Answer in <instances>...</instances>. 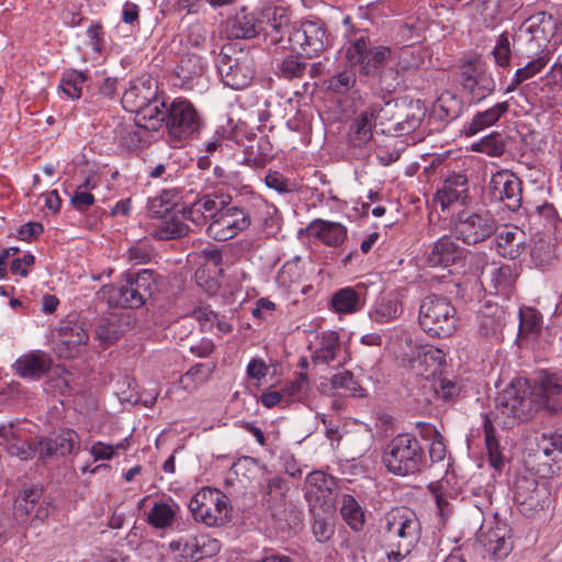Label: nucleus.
Wrapping results in <instances>:
<instances>
[{
  "label": "nucleus",
  "instance_id": "obj_1",
  "mask_svg": "<svg viewBox=\"0 0 562 562\" xmlns=\"http://www.w3.org/2000/svg\"><path fill=\"white\" fill-rule=\"evenodd\" d=\"M265 32L269 38V46H273L274 52L279 44L284 42L285 34H289L286 42L300 47L308 58L318 56L330 45L327 27L318 18L307 19L289 32V19L281 15L280 21L273 19Z\"/></svg>",
  "mask_w": 562,
  "mask_h": 562
},
{
  "label": "nucleus",
  "instance_id": "obj_2",
  "mask_svg": "<svg viewBox=\"0 0 562 562\" xmlns=\"http://www.w3.org/2000/svg\"><path fill=\"white\" fill-rule=\"evenodd\" d=\"M383 538L390 551L389 562H400L417 546L422 526L416 514L407 507H396L387 512L383 520Z\"/></svg>",
  "mask_w": 562,
  "mask_h": 562
},
{
  "label": "nucleus",
  "instance_id": "obj_3",
  "mask_svg": "<svg viewBox=\"0 0 562 562\" xmlns=\"http://www.w3.org/2000/svg\"><path fill=\"white\" fill-rule=\"evenodd\" d=\"M155 288L154 272L144 269L136 273H124L121 281L103 285L98 295L110 307L139 308L151 297Z\"/></svg>",
  "mask_w": 562,
  "mask_h": 562
},
{
  "label": "nucleus",
  "instance_id": "obj_4",
  "mask_svg": "<svg viewBox=\"0 0 562 562\" xmlns=\"http://www.w3.org/2000/svg\"><path fill=\"white\" fill-rule=\"evenodd\" d=\"M551 23L552 16L550 14L539 12L525 20L520 25L519 38L535 42L540 52L537 53V57L516 70L505 93L515 91L524 81L540 74L550 61V52L547 49V44L549 43L548 29Z\"/></svg>",
  "mask_w": 562,
  "mask_h": 562
},
{
  "label": "nucleus",
  "instance_id": "obj_5",
  "mask_svg": "<svg viewBox=\"0 0 562 562\" xmlns=\"http://www.w3.org/2000/svg\"><path fill=\"white\" fill-rule=\"evenodd\" d=\"M382 462L390 473L408 476L419 474L427 465V458L416 437L400 434L386 445Z\"/></svg>",
  "mask_w": 562,
  "mask_h": 562
},
{
  "label": "nucleus",
  "instance_id": "obj_6",
  "mask_svg": "<svg viewBox=\"0 0 562 562\" xmlns=\"http://www.w3.org/2000/svg\"><path fill=\"white\" fill-rule=\"evenodd\" d=\"M345 56L351 67L358 68L360 75L379 76L381 83L386 85L389 71L382 69L392 59V50L389 46H373L368 36L360 35L349 42Z\"/></svg>",
  "mask_w": 562,
  "mask_h": 562
},
{
  "label": "nucleus",
  "instance_id": "obj_7",
  "mask_svg": "<svg viewBox=\"0 0 562 562\" xmlns=\"http://www.w3.org/2000/svg\"><path fill=\"white\" fill-rule=\"evenodd\" d=\"M458 321L457 310L446 296L430 294L423 299L418 323L430 337H450L457 329Z\"/></svg>",
  "mask_w": 562,
  "mask_h": 562
},
{
  "label": "nucleus",
  "instance_id": "obj_8",
  "mask_svg": "<svg viewBox=\"0 0 562 562\" xmlns=\"http://www.w3.org/2000/svg\"><path fill=\"white\" fill-rule=\"evenodd\" d=\"M216 68L223 83L235 90L248 87L255 75L250 52L244 49L238 43H229L221 48Z\"/></svg>",
  "mask_w": 562,
  "mask_h": 562
},
{
  "label": "nucleus",
  "instance_id": "obj_9",
  "mask_svg": "<svg viewBox=\"0 0 562 562\" xmlns=\"http://www.w3.org/2000/svg\"><path fill=\"white\" fill-rule=\"evenodd\" d=\"M540 408V403L533 398L529 387L525 383L517 381L505 389L496 398V409L498 415L509 420H504L508 426L515 422H527L533 417Z\"/></svg>",
  "mask_w": 562,
  "mask_h": 562
},
{
  "label": "nucleus",
  "instance_id": "obj_10",
  "mask_svg": "<svg viewBox=\"0 0 562 562\" xmlns=\"http://www.w3.org/2000/svg\"><path fill=\"white\" fill-rule=\"evenodd\" d=\"M451 223L457 239L467 245L482 243L497 232V221L487 210L461 209L452 215Z\"/></svg>",
  "mask_w": 562,
  "mask_h": 562
},
{
  "label": "nucleus",
  "instance_id": "obj_11",
  "mask_svg": "<svg viewBox=\"0 0 562 562\" xmlns=\"http://www.w3.org/2000/svg\"><path fill=\"white\" fill-rule=\"evenodd\" d=\"M202 119L194 105L187 99L177 98L168 106L166 124L168 142L180 147L201 128Z\"/></svg>",
  "mask_w": 562,
  "mask_h": 562
},
{
  "label": "nucleus",
  "instance_id": "obj_12",
  "mask_svg": "<svg viewBox=\"0 0 562 562\" xmlns=\"http://www.w3.org/2000/svg\"><path fill=\"white\" fill-rule=\"evenodd\" d=\"M459 69L460 85L470 95L471 102L479 103L495 91L496 82L480 55L463 58Z\"/></svg>",
  "mask_w": 562,
  "mask_h": 562
},
{
  "label": "nucleus",
  "instance_id": "obj_13",
  "mask_svg": "<svg viewBox=\"0 0 562 562\" xmlns=\"http://www.w3.org/2000/svg\"><path fill=\"white\" fill-rule=\"evenodd\" d=\"M189 508L196 521L207 526H222L229 520L228 497L216 488L204 487L193 495Z\"/></svg>",
  "mask_w": 562,
  "mask_h": 562
},
{
  "label": "nucleus",
  "instance_id": "obj_14",
  "mask_svg": "<svg viewBox=\"0 0 562 562\" xmlns=\"http://www.w3.org/2000/svg\"><path fill=\"white\" fill-rule=\"evenodd\" d=\"M250 223L249 213L244 209L221 204L214 220L206 227V234L214 240L226 241L246 231Z\"/></svg>",
  "mask_w": 562,
  "mask_h": 562
},
{
  "label": "nucleus",
  "instance_id": "obj_15",
  "mask_svg": "<svg viewBox=\"0 0 562 562\" xmlns=\"http://www.w3.org/2000/svg\"><path fill=\"white\" fill-rule=\"evenodd\" d=\"M491 202L503 203L509 211L516 212L521 206V180L508 170L494 173L487 186Z\"/></svg>",
  "mask_w": 562,
  "mask_h": 562
},
{
  "label": "nucleus",
  "instance_id": "obj_16",
  "mask_svg": "<svg viewBox=\"0 0 562 562\" xmlns=\"http://www.w3.org/2000/svg\"><path fill=\"white\" fill-rule=\"evenodd\" d=\"M336 481L323 471L311 472L305 480V499L312 512L321 509L330 514L335 507L334 490Z\"/></svg>",
  "mask_w": 562,
  "mask_h": 562
},
{
  "label": "nucleus",
  "instance_id": "obj_17",
  "mask_svg": "<svg viewBox=\"0 0 562 562\" xmlns=\"http://www.w3.org/2000/svg\"><path fill=\"white\" fill-rule=\"evenodd\" d=\"M550 492L546 484H539L532 476L518 477L514 485V498L525 514L543 509Z\"/></svg>",
  "mask_w": 562,
  "mask_h": 562
},
{
  "label": "nucleus",
  "instance_id": "obj_18",
  "mask_svg": "<svg viewBox=\"0 0 562 562\" xmlns=\"http://www.w3.org/2000/svg\"><path fill=\"white\" fill-rule=\"evenodd\" d=\"M43 490L33 486L23 490L14 502L13 516L19 522H24L29 518L31 521H44L50 515V504L42 501Z\"/></svg>",
  "mask_w": 562,
  "mask_h": 562
},
{
  "label": "nucleus",
  "instance_id": "obj_19",
  "mask_svg": "<svg viewBox=\"0 0 562 562\" xmlns=\"http://www.w3.org/2000/svg\"><path fill=\"white\" fill-rule=\"evenodd\" d=\"M465 256V249L461 247L457 237L443 235L430 244L425 251V259L429 267L447 268L460 263Z\"/></svg>",
  "mask_w": 562,
  "mask_h": 562
},
{
  "label": "nucleus",
  "instance_id": "obj_20",
  "mask_svg": "<svg viewBox=\"0 0 562 562\" xmlns=\"http://www.w3.org/2000/svg\"><path fill=\"white\" fill-rule=\"evenodd\" d=\"M436 199L439 201L442 211L452 206L468 209L472 203V198L469 194L468 177L456 172L447 176L442 187L436 193Z\"/></svg>",
  "mask_w": 562,
  "mask_h": 562
},
{
  "label": "nucleus",
  "instance_id": "obj_21",
  "mask_svg": "<svg viewBox=\"0 0 562 562\" xmlns=\"http://www.w3.org/2000/svg\"><path fill=\"white\" fill-rule=\"evenodd\" d=\"M157 97V81L149 76H142L130 82L121 101L125 110L136 113Z\"/></svg>",
  "mask_w": 562,
  "mask_h": 562
},
{
  "label": "nucleus",
  "instance_id": "obj_22",
  "mask_svg": "<svg viewBox=\"0 0 562 562\" xmlns=\"http://www.w3.org/2000/svg\"><path fill=\"white\" fill-rule=\"evenodd\" d=\"M80 447L79 435L72 429H64L54 438H43L36 443V453L43 461L54 457H65Z\"/></svg>",
  "mask_w": 562,
  "mask_h": 562
},
{
  "label": "nucleus",
  "instance_id": "obj_23",
  "mask_svg": "<svg viewBox=\"0 0 562 562\" xmlns=\"http://www.w3.org/2000/svg\"><path fill=\"white\" fill-rule=\"evenodd\" d=\"M315 364H326L331 368L341 367L348 361V355L344 348L337 331H324L319 346L312 356Z\"/></svg>",
  "mask_w": 562,
  "mask_h": 562
},
{
  "label": "nucleus",
  "instance_id": "obj_24",
  "mask_svg": "<svg viewBox=\"0 0 562 562\" xmlns=\"http://www.w3.org/2000/svg\"><path fill=\"white\" fill-rule=\"evenodd\" d=\"M481 542L491 558L502 560L513 550L510 528L506 522L497 521L494 527L481 535Z\"/></svg>",
  "mask_w": 562,
  "mask_h": 562
},
{
  "label": "nucleus",
  "instance_id": "obj_25",
  "mask_svg": "<svg viewBox=\"0 0 562 562\" xmlns=\"http://www.w3.org/2000/svg\"><path fill=\"white\" fill-rule=\"evenodd\" d=\"M52 367V359L44 351L35 350L19 357L12 369L16 375L27 380H40Z\"/></svg>",
  "mask_w": 562,
  "mask_h": 562
},
{
  "label": "nucleus",
  "instance_id": "obj_26",
  "mask_svg": "<svg viewBox=\"0 0 562 562\" xmlns=\"http://www.w3.org/2000/svg\"><path fill=\"white\" fill-rule=\"evenodd\" d=\"M426 109L419 100H401L394 125V134L406 135L420 126Z\"/></svg>",
  "mask_w": 562,
  "mask_h": 562
},
{
  "label": "nucleus",
  "instance_id": "obj_27",
  "mask_svg": "<svg viewBox=\"0 0 562 562\" xmlns=\"http://www.w3.org/2000/svg\"><path fill=\"white\" fill-rule=\"evenodd\" d=\"M223 201L217 202L209 194H204L189 206H183L179 212L182 218L190 221L196 227H204L209 225L215 217V214Z\"/></svg>",
  "mask_w": 562,
  "mask_h": 562
},
{
  "label": "nucleus",
  "instance_id": "obj_28",
  "mask_svg": "<svg viewBox=\"0 0 562 562\" xmlns=\"http://www.w3.org/2000/svg\"><path fill=\"white\" fill-rule=\"evenodd\" d=\"M308 236L329 247H339L347 238V228L338 222L313 220L306 227Z\"/></svg>",
  "mask_w": 562,
  "mask_h": 562
},
{
  "label": "nucleus",
  "instance_id": "obj_29",
  "mask_svg": "<svg viewBox=\"0 0 562 562\" xmlns=\"http://www.w3.org/2000/svg\"><path fill=\"white\" fill-rule=\"evenodd\" d=\"M531 393L533 398L539 401L540 407L547 408L551 413H558L562 406L555 397L562 395V375H543L540 384Z\"/></svg>",
  "mask_w": 562,
  "mask_h": 562
},
{
  "label": "nucleus",
  "instance_id": "obj_30",
  "mask_svg": "<svg viewBox=\"0 0 562 562\" xmlns=\"http://www.w3.org/2000/svg\"><path fill=\"white\" fill-rule=\"evenodd\" d=\"M526 236L517 226H505L496 235L497 252L510 260L517 259L525 250Z\"/></svg>",
  "mask_w": 562,
  "mask_h": 562
},
{
  "label": "nucleus",
  "instance_id": "obj_31",
  "mask_svg": "<svg viewBox=\"0 0 562 562\" xmlns=\"http://www.w3.org/2000/svg\"><path fill=\"white\" fill-rule=\"evenodd\" d=\"M394 61L390 67L389 76L392 77V82H386V89H395L398 86V76L402 71L419 68L424 63V57L420 50L413 49L412 47H402L396 54L392 53Z\"/></svg>",
  "mask_w": 562,
  "mask_h": 562
},
{
  "label": "nucleus",
  "instance_id": "obj_32",
  "mask_svg": "<svg viewBox=\"0 0 562 562\" xmlns=\"http://www.w3.org/2000/svg\"><path fill=\"white\" fill-rule=\"evenodd\" d=\"M187 46L193 49V53L205 56H213L216 53L217 42L214 31L200 23L191 24L186 34Z\"/></svg>",
  "mask_w": 562,
  "mask_h": 562
},
{
  "label": "nucleus",
  "instance_id": "obj_33",
  "mask_svg": "<svg viewBox=\"0 0 562 562\" xmlns=\"http://www.w3.org/2000/svg\"><path fill=\"white\" fill-rule=\"evenodd\" d=\"M112 123L115 125V139L128 148H136L146 142L149 130L145 128L142 123L137 122L136 117L134 122H123L120 117H112Z\"/></svg>",
  "mask_w": 562,
  "mask_h": 562
},
{
  "label": "nucleus",
  "instance_id": "obj_34",
  "mask_svg": "<svg viewBox=\"0 0 562 562\" xmlns=\"http://www.w3.org/2000/svg\"><path fill=\"white\" fill-rule=\"evenodd\" d=\"M401 100L390 99L387 101L373 103L366 112L374 123L379 126L383 134H393Z\"/></svg>",
  "mask_w": 562,
  "mask_h": 562
},
{
  "label": "nucleus",
  "instance_id": "obj_35",
  "mask_svg": "<svg viewBox=\"0 0 562 562\" xmlns=\"http://www.w3.org/2000/svg\"><path fill=\"white\" fill-rule=\"evenodd\" d=\"M403 313L402 301L396 293L382 295L369 312V317L378 324H386L397 319Z\"/></svg>",
  "mask_w": 562,
  "mask_h": 562
},
{
  "label": "nucleus",
  "instance_id": "obj_36",
  "mask_svg": "<svg viewBox=\"0 0 562 562\" xmlns=\"http://www.w3.org/2000/svg\"><path fill=\"white\" fill-rule=\"evenodd\" d=\"M58 341L65 346V357L74 358L78 355L81 346L86 345L89 335L83 327L75 322H66L58 329Z\"/></svg>",
  "mask_w": 562,
  "mask_h": 562
},
{
  "label": "nucleus",
  "instance_id": "obj_37",
  "mask_svg": "<svg viewBox=\"0 0 562 562\" xmlns=\"http://www.w3.org/2000/svg\"><path fill=\"white\" fill-rule=\"evenodd\" d=\"M261 30L252 13L243 9L236 13L226 24V35L229 38L247 40L255 37Z\"/></svg>",
  "mask_w": 562,
  "mask_h": 562
},
{
  "label": "nucleus",
  "instance_id": "obj_38",
  "mask_svg": "<svg viewBox=\"0 0 562 562\" xmlns=\"http://www.w3.org/2000/svg\"><path fill=\"white\" fill-rule=\"evenodd\" d=\"M509 111V103L507 101L498 102L493 106L477 112L471 122H469L465 127V134L468 136H473L483 130L493 126L496 124L502 116H504Z\"/></svg>",
  "mask_w": 562,
  "mask_h": 562
},
{
  "label": "nucleus",
  "instance_id": "obj_39",
  "mask_svg": "<svg viewBox=\"0 0 562 562\" xmlns=\"http://www.w3.org/2000/svg\"><path fill=\"white\" fill-rule=\"evenodd\" d=\"M135 114L137 122L142 123L145 128L149 131H157L164 123L165 125L167 124L168 106L158 95L149 102L148 105H145Z\"/></svg>",
  "mask_w": 562,
  "mask_h": 562
},
{
  "label": "nucleus",
  "instance_id": "obj_40",
  "mask_svg": "<svg viewBox=\"0 0 562 562\" xmlns=\"http://www.w3.org/2000/svg\"><path fill=\"white\" fill-rule=\"evenodd\" d=\"M362 306L360 293L349 286L339 289L330 299V307L337 314H352L360 311Z\"/></svg>",
  "mask_w": 562,
  "mask_h": 562
},
{
  "label": "nucleus",
  "instance_id": "obj_41",
  "mask_svg": "<svg viewBox=\"0 0 562 562\" xmlns=\"http://www.w3.org/2000/svg\"><path fill=\"white\" fill-rule=\"evenodd\" d=\"M179 506L170 502H156L148 512L147 521L156 529H167L172 527Z\"/></svg>",
  "mask_w": 562,
  "mask_h": 562
},
{
  "label": "nucleus",
  "instance_id": "obj_42",
  "mask_svg": "<svg viewBox=\"0 0 562 562\" xmlns=\"http://www.w3.org/2000/svg\"><path fill=\"white\" fill-rule=\"evenodd\" d=\"M262 502L269 508H276L284 504L286 492L289 491L288 482L280 476H272L265 481L261 487Z\"/></svg>",
  "mask_w": 562,
  "mask_h": 562
},
{
  "label": "nucleus",
  "instance_id": "obj_43",
  "mask_svg": "<svg viewBox=\"0 0 562 562\" xmlns=\"http://www.w3.org/2000/svg\"><path fill=\"white\" fill-rule=\"evenodd\" d=\"M483 430L490 464L499 471L505 464V458L496 438V429L487 415L484 416Z\"/></svg>",
  "mask_w": 562,
  "mask_h": 562
},
{
  "label": "nucleus",
  "instance_id": "obj_44",
  "mask_svg": "<svg viewBox=\"0 0 562 562\" xmlns=\"http://www.w3.org/2000/svg\"><path fill=\"white\" fill-rule=\"evenodd\" d=\"M321 389L323 392L344 390L353 396H362L363 391L353 373L347 370L334 374L327 382H322Z\"/></svg>",
  "mask_w": 562,
  "mask_h": 562
},
{
  "label": "nucleus",
  "instance_id": "obj_45",
  "mask_svg": "<svg viewBox=\"0 0 562 562\" xmlns=\"http://www.w3.org/2000/svg\"><path fill=\"white\" fill-rule=\"evenodd\" d=\"M340 514L346 524L355 531L362 530L366 518L359 502L349 494H345L341 501Z\"/></svg>",
  "mask_w": 562,
  "mask_h": 562
},
{
  "label": "nucleus",
  "instance_id": "obj_46",
  "mask_svg": "<svg viewBox=\"0 0 562 562\" xmlns=\"http://www.w3.org/2000/svg\"><path fill=\"white\" fill-rule=\"evenodd\" d=\"M188 233L189 226L183 223L182 217L180 218L175 214L156 226L153 231V236L158 240H170L184 237Z\"/></svg>",
  "mask_w": 562,
  "mask_h": 562
},
{
  "label": "nucleus",
  "instance_id": "obj_47",
  "mask_svg": "<svg viewBox=\"0 0 562 562\" xmlns=\"http://www.w3.org/2000/svg\"><path fill=\"white\" fill-rule=\"evenodd\" d=\"M490 308L491 307L487 306L486 311H483L477 315V331L485 338L496 337L504 326V312L496 308L495 312L490 313Z\"/></svg>",
  "mask_w": 562,
  "mask_h": 562
},
{
  "label": "nucleus",
  "instance_id": "obj_48",
  "mask_svg": "<svg viewBox=\"0 0 562 562\" xmlns=\"http://www.w3.org/2000/svg\"><path fill=\"white\" fill-rule=\"evenodd\" d=\"M374 123L364 111L351 124L350 142L356 147L368 144L372 138V127Z\"/></svg>",
  "mask_w": 562,
  "mask_h": 562
},
{
  "label": "nucleus",
  "instance_id": "obj_49",
  "mask_svg": "<svg viewBox=\"0 0 562 562\" xmlns=\"http://www.w3.org/2000/svg\"><path fill=\"white\" fill-rule=\"evenodd\" d=\"M277 75L288 80L301 78L307 69V64L300 56L290 53L277 61Z\"/></svg>",
  "mask_w": 562,
  "mask_h": 562
},
{
  "label": "nucleus",
  "instance_id": "obj_50",
  "mask_svg": "<svg viewBox=\"0 0 562 562\" xmlns=\"http://www.w3.org/2000/svg\"><path fill=\"white\" fill-rule=\"evenodd\" d=\"M200 540L198 537L170 542L169 547L178 562H193L201 560L199 553Z\"/></svg>",
  "mask_w": 562,
  "mask_h": 562
},
{
  "label": "nucleus",
  "instance_id": "obj_51",
  "mask_svg": "<svg viewBox=\"0 0 562 562\" xmlns=\"http://www.w3.org/2000/svg\"><path fill=\"white\" fill-rule=\"evenodd\" d=\"M207 57L209 56L198 53L183 55L178 66V76L187 80L201 76L204 71Z\"/></svg>",
  "mask_w": 562,
  "mask_h": 562
},
{
  "label": "nucleus",
  "instance_id": "obj_52",
  "mask_svg": "<svg viewBox=\"0 0 562 562\" xmlns=\"http://www.w3.org/2000/svg\"><path fill=\"white\" fill-rule=\"evenodd\" d=\"M435 108L442 119L452 121L460 116L463 105L462 100L458 95L449 91H445L437 99Z\"/></svg>",
  "mask_w": 562,
  "mask_h": 562
},
{
  "label": "nucleus",
  "instance_id": "obj_53",
  "mask_svg": "<svg viewBox=\"0 0 562 562\" xmlns=\"http://www.w3.org/2000/svg\"><path fill=\"white\" fill-rule=\"evenodd\" d=\"M538 451L553 462H562V434H542L537 441Z\"/></svg>",
  "mask_w": 562,
  "mask_h": 562
},
{
  "label": "nucleus",
  "instance_id": "obj_54",
  "mask_svg": "<svg viewBox=\"0 0 562 562\" xmlns=\"http://www.w3.org/2000/svg\"><path fill=\"white\" fill-rule=\"evenodd\" d=\"M420 364H425V372L423 374H436L446 361V356L442 350L435 347H426L423 352L418 355Z\"/></svg>",
  "mask_w": 562,
  "mask_h": 562
},
{
  "label": "nucleus",
  "instance_id": "obj_55",
  "mask_svg": "<svg viewBox=\"0 0 562 562\" xmlns=\"http://www.w3.org/2000/svg\"><path fill=\"white\" fill-rule=\"evenodd\" d=\"M531 260L537 268L546 271L555 265L557 257L554 256L551 246L548 243L540 240L536 243L531 250Z\"/></svg>",
  "mask_w": 562,
  "mask_h": 562
},
{
  "label": "nucleus",
  "instance_id": "obj_56",
  "mask_svg": "<svg viewBox=\"0 0 562 562\" xmlns=\"http://www.w3.org/2000/svg\"><path fill=\"white\" fill-rule=\"evenodd\" d=\"M313 516L312 532L318 542L325 543L330 540L335 533V521L333 517L322 516L319 513L313 512Z\"/></svg>",
  "mask_w": 562,
  "mask_h": 562
},
{
  "label": "nucleus",
  "instance_id": "obj_57",
  "mask_svg": "<svg viewBox=\"0 0 562 562\" xmlns=\"http://www.w3.org/2000/svg\"><path fill=\"white\" fill-rule=\"evenodd\" d=\"M519 333L524 336L537 335L542 327V316L533 308H527L519 313Z\"/></svg>",
  "mask_w": 562,
  "mask_h": 562
},
{
  "label": "nucleus",
  "instance_id": "obj_58",
  "mask_svg": "<svg viewBox=\"0 0 562 562\" xmlns=\"http://www.w3.org/2000/svg\"><path fill=\"white\" fill-rule=\"evenodd\" d=\"M94 187L95 182L92 179L87 178L86 181L76 189L70 200L72 206L76 210L83 212L94 203V196L87 191L89 189H93Z\"/></svg>",
  "mask_w": 562,
  "mask_h": 562
},
{
  "label": "nucleus",
  "instance_id": "obj_59",
  "mask_svg": "<svg viewBox=\"0 0 562 562\" xmlns=\"http://www.w3.org/2000/svg\"><path fill=\"white\" fill-rule=\"evenodd\" d=\"M302 280V271L296 262H285L277 274V282L283 288L291 289Z\"/></svg>",
  "mask_w": 562,
  "mask_h": 562
},
{
  "label": "nucleus",
  "instance_id": "obj_60",
  "mask_svg": "<svg viewBox=\"0 0 562 562\" xmlns=\"http://www.w3.org/2000/svg\"><path fill=\"white\" fill-rule=\"evenodd\" d=\"M87 76L79 71H72L61 80L60 88L65 94L71 99H79L82 92V85Z\"/></svg>",
  "mask_w": 562,
  "mask_h": 562
},
{
  "label": "nucleus",
  "instance_id": "obj_61",
  "mask_svg": "<svg viewBox=\"0 0 562 562\" xmlns=\"http://www.w3.org/2000/svg\"><path fill=\"white\" fill-rule=\"evenodd\" d=\"M476 147L479 151L493 157H499L505 151V143L498 133H493L482 138L481 142L476 144Z\"/></svg>",
  "mask_w": 562,
  "mask_h": 562
},
{
  "label": "nucleus",
  "instance_id": "obj_62",
  "mask_svg": "<svg viewBox=\"0 0 562 562\" xmlns=\"http://www.w3.org/2000/svg\"><path fill=\"white\" fill-rule=\"evenodd\" d=\"M510 43L509 37L506 32L502 33L496 42V45L493 49V56L495 64L499 67H508L510 64Z\"/></svg>",
  "mask_w": 562,
  "mask_h": 562
},
{
  "label": "nucleus",
  "instance_id": "obj_63",
  "mask_svg": "<svg viewBox=\"0 0 562 562\" xmlns=\"http://www.w3.org/2000/svg\"><path fill=\"white\" fill-rule=\"evenodd\" d=\"M356 85V75L352 70L345 69L329 80V89L336 93H346Z\"/></svg>",
  "mask_w": 562,
  "mask_h": 562
},
{
  "label": "nucleus",
  "instance_id": "obj_64",
  "mask_svg": "<svg viewBox=\"0 0 562 562\" xmlns=\"http://www.w3.org/2000/svg\"><path fill=\"white\" fill-rule=\"evenodd\" d=\"M514 280L515 276L510 266H502L492 272V281L497 291L508 290L513 285Z\"/></svg>",
  "mask_w": 562,
  "mask_h": 562
}]
</instances>
